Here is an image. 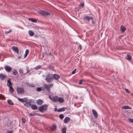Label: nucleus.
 <instances>
[{
  "mask_svg": "<svg viewBox=\"0 0 133 133\" xmlns=\"http://www.w3.org/2000/svg\"><path fill=\"white\" fill-rule=\"evenodd\" d=\"M26 69L27 70L26 73L29 72L30 71L29 70V68H28V67L27 66L26 67Z\"/></svg>",
  "mask_w": 133,
  "mask_h": 133,
  "instance_id": "nucleus-49",
  "label": "nucleus"
},
{
  "mask_svg": "<svg viewBox=\"0 0 133 133\" xmlns=\"http://www.w3.org/2000/svg\"><path fill=\"white\" fill-rule=\"evenodd\" d=\"M19 72L20 74L23 75V70L22 69H20L19 70Z\"/></svg>",
  "mask_w": 133,
  "mask_h": 133,
  "instance_id": "nucleus-37",
  "label": "nucleus"
},
{
  "mask_svg": "<svg viewBox=\"0 0 133 133\" xmlns=\"http://www.w3.org/2000/svg\"><path fill=\"white\" fill-rule=\"evenodd\" d=\"M26 85L28 86H30V84L28 83H26Z\"/></svg>",
  "mask_w": 133,
  "mask_h": 133,
  "instance_id": "nucleus-55",
  "label": "nucleus"
},
{
  "mask_svg": "<svg viewBox=\"0 0 133 133\" xmlns=\"http://www.w3.org/2000/svg\"><path fill=\"white\" fill-rule=\"evenodd\" d=\"M64 115L63 114H61L59 116V118L61 119H62L64 117Z\"/></svg>",
  "mask_w": 133,
  "mask_h": 133,
  "instance_id": "nucleus-35",
  "label": "nucleus"
},
{
  "mask_svg": "<svg viewBox=\"0 0 133 133\" xmlns=\"http://www.w3.org/2000/svg\"><path fill=\"white\" fill-rule=\"evenodd\" d=\"M7 102H8V103L9 105H13L14 104V103L13 102H12V101L10 99H9L8 100Z\"/></svg>",
  "mask_w": 133,
  "mask_h": 133,
  "instance_id": "nucleus-25",
  "label": "nucleus"
},
{
  "mask_svg": "<svg viewBox=\"0 0 133 133\" xmlns=\"http://www.w3.org/2000/svg\"><path fill=\"white\" fill-rule=\"evenodd\" d=\"M44 56V53H43L42 54V57H43Z\"/></svg>",
  "mask_w": 133,
  "mask_h": 133,
  "instance_id": "nucleus-59",
  "label": "nucleus"
},
{
  "mask_svg": "<svg viewBox=\"0 0 133 133\" xmlns=\"http://www.w3.org/2000/svg\"><path fill=\"white\" fill-rule=\"evenodd\" d=\"M13 131H8L6 133H12Z\"/></svg>",
  "mask_w": 133,
  "mask_h": 133,
  "instance_id": "nucleus-46",
  "label": "nucleus"
},
{
  "mask_svg": "<svg viewBox=\"0 0 133 133\" xmlns=\"http://www.w3.org/2000/svg\"><path fill=\"white\" fill-rule=\"evenodd\" d=\"M42 67V66L40 65H38L37 66H36L35 67L34 69H36V70H37L41 68Z\"/></svg>",
  "mask_w": 133,
  "mask_h": 133,
  "instance_id": "nucleus-22",
  "label": "nucleus"
},
{
  "mask_svg": "<svg viewBox=\"0 0 133 133\" xmlns=\"http://www.w3.org/2000/svg\"><path fill=\"white\" fill-rule=\"evenodd\" d=\"M6 125L7 127L10 129H12L13 128L14 124L12 123V121H10L6 124Z\"/></svg>",
  "mask_w": 133,
  "mask_h": 133,
  "instance_id": "nucleus-7",
  "label": "nucleus"
},
{
  "mask_svg": "<svg viewBox=\"0 0 133 133\" xmlns=\"http://www.w3.org/2000/svg\"><path fill=\"white\" fill-rule=\"evenodd\" d=\"M29 51L28 49H26L25 51V53L24 55V58H25L27 56L28 54L29 53Z\"/></svg>",
  "mask_w": 133,
  "mask_h": 133,
  "instance_id": "nucleus-33",
  "label": "nucleus"
},
{
  "mask_svg": "<svg viewBox=\"0 0 133 133\" xmlns=\"http://www.w3.org/2000/svg\"><path fill=\"white\" fill-rule=\"evenodd\" d=\"M92 21V23L93 24H94L95 23V21H94L93 17L92 18V19H91Z\"/></svg>",
  "mask_w": 133,
  "mask_h": 133,
  "instance_id": "nucleus-44",
  "label": "nucleus"
},
{
  "mask_svg": "<svg viewBox=\"0 0 133 133\" xmlns=\"http://www.w3.org/2000/svg\"><path fill=\"white\" fill-rule=\"evenodd\" d=\"M36 90L38 92H39L41 91V87L37 88L36 89Z\"/></svg>",
  "mask_w": 133,
  "mask_h": 133,
  "instance_id": "nucleus-39",
  "label": "nucleus"
},
{
  "mask_svg": "<svg viewBox=\"0 0 133 133\" xmlns=\"http://www.w3.org/2000/svg\"><path fill=\"white\" fill-rule=\"evenodd\" d=\"M131 95L132 96H133V93L131 94Z\"/></svg>",
  "mask_w": 133,
  "mask_h": 133,
  "instance_id": "nucleus-60",
  "label": "nucleus"
},
{
  "mask_svg": "<svg viewBox=\"0 0 133 133\" xmlns=\"http://www.w3.org/2000/svg\"><path fill=\"white\" fill-rule=\"evenodd\" d=\"M40 87L41 88V91H45V86H44H44Z\"/></svg>",
  "mask_w": 133,
  "mask_h": 133,
  "instance_id": "nucleus-40",
  "label": "nucleus"
},
{
  "mask_svg": "<svg viewBox=\"0 0 133 133\" xmlns=\"http://www.w3.org/2000/svg\"><path fill=\"white\" fill-rule=\"evenodd\" d=\"M53 79H54L56 80H57L59 79L60 76L57 74H55L53 75Z\"/></svg>",
  "mask_w": 133,
  "mask_h": 133,
  "instance_id": "nucleus-10",
  "label": "nucleus"
},
{
  "mask_svg": "<svg viewBox=\"0 0 133 133\" xmlns=\"http://www.w3.org/2000/svg\"><path fill=\"white\" fill-rule=\"evenodd\" d=\"M58 100V101L60 103H62L64 101V99L62 97H59Z\"/></svg>",
  "mask_w": 133,
  "mask_h": 133,
  "instance_id": "nucleus-17",
  "label": "nucleus"
},
{
  "mask_svg": "<svg viewBox=\"0 0 133 133\" xmlns=\"http://www.w3.org/2000/svg\"><path fill=\"white\" fill-rule=\"evenodd\" d=\"M67 108L65 107H63L60 109H58V112H60L62 111H64Z\"/></svg>",
  "mask_w": 133,
  "mask_h": 133,
  "instance_id": "nucleus-16",
  "label": "nucleus"
},
{
  "mask_svg": "<svg viewBox=\"0 0 133 133\" xmlns=\"http://www.w3.org/2000/svg\"><path fill=\"white\" fill-rule=\"evenodd\" d=\"M121 29L122 32H123L125 30L126 28L124 26L122 25L121 27Z\"/></svg>",
  "mask_w": 133,
  "mask_h": 133,
  "instance_id": "nucleus-21",
  "label": "nucleus"
},
{
  "mask_svg": "<svg viewBox=\"0 0 133 133\" xmlns=\"http://www.w3.org/2000/svg\"><path fill=\"white\" fill-rule=\"evenodd\" d=\"M39 13L40 15L43 16H49V17L50 18L52 17L51 14L49 12L44 10L40 11L39 12Z\"/></svg>",
  "mask_w": 133,
  "mask_h": 133,
  "instance_id": "nucleus-2",
  "label": "nucleus"
},
{
  "mask_svg": "<svg viewBox=\"0 0 133 133\" xmlns=\"http://www.w3.org/2000/svg\"><path fill=\"white\" fill-rule=\"evenodd\" d=\"M79 48L80 50L82 48V45L81 44H80L79 45Z\"/></svg>",
  "mask_w": 133,
  "mask_h": 133,
  "instance_id": "nucleus-53",
  "label": "nucleus"
},
{
  "mask_svg": "<svg viewBox=\"0 0 133 133\" xmlns=\"http://www.w3.org/2000/svg\"><path fill=\"white\" fill-rule=\"evenodd\" d=\"M81 87V88H83V87Z\"/></svg>",
  "mask_w": 133,
  "mask_h": 133,
  "instance_id": "nucleus-64",
  "label": "nucleus"
},
{
  "mask_svg": "<svg viewBox=\"0 0 133 133\" xmlns=\"http://www.w3.org/2000/svg\"><path fill=\"white\" fill-rule=\"evenodd\" d=\"M21 57H19V58H20Z\"/></svg>",
  "mask_w": 133,
  "mask_h": 133,
  "instance_id": "nucleus-63",
  "label": "nucleus"
},
{
  "mask_svg": "<svg viewBox=\"0 0 133 133\" xmlns=\"http://www.w3.org/2000/svg\"><path fill=\"white\" fill-rule=\"evenodd\" d=\"M76 69H74L72 72V74H74L75 73L76 71Z\"/></svg>",
  "mask_w": 133,
  "mask_h": 133,
  "instance_id": "nucleus-47",
  "label": "nucleus"
},
{
  "mask_svg": "<svg viewBox=\"0 0 133 133\" xmlns=\"http://www.w3.org/2000/svg\"><path fill=\"white\" fill-rule=\"evenodd\" d=\"M31 108L33 110H36L37 108V107L36 105H33L31 106Z\"/></svg>",
  "mask_w": 133,
  "mask_h": 133,
  "instance_id": "nucleus-24",
  "label": "nucleus"
},
{
  "mask_svg": "<svg viewBox=\"0 0 133 133\" xmlns=\"http://www.w3.org/2000/svg\"><path fill=\"white\" fill-rule=\"evenodd\" d=\"M37 103L38 105H41L43 103L42 100L39 99L37 100Z\"/></svg>",
  "mask_w": 133,
  "mask_h": 133,
  "instance_id": "nucleus-18",
  "label": "nucleus"
},
{
  "mask_svg": "<svg viewBox=\"0 0 133 133\" xmlns=\"http://www.w3.org/2000/svg\"><path fill=\"white\" fill-rule=\"evenodd\" d=\"M125 91H126V92H127V93H130V91H129V90L128 89H125Z\"/></svg>",
  "mask_w": 133,
  "mask_h": 133,
  "instance_id": "nucleus-48",
  "label": "nucleus"
},
{
  "mask_svg": "<svg viewBox=\"0 0 133 133\" xmlns=\"http://www.w3.org/2000/svg\"><path fill=\"white\" fill-rule=\"evenodd\" d=\"M48 55H51V53L50 52L49 53H48Z\"/></svg>",
  "mask_w": 133,
  "mask_h": 133,
  "instance_id": "nucleus-57",
  "label": "nucleus"
},
{
  "mask_svg": "<svg viewBox=\"0 0 133 133\" xmlns=\"http://www.w3.org/2000/svg\"><path fill=\"white\" fill-rule=\"evenodd\" d=\"M4 69L5 70L8 72L11 71L12 68L9 65H6L5 66Z\"/></svg>",
  "mask_w": 133,
  "mask_h": 133,
  "instance_id": "nucleus-8",
  "label": "nucleus"
},
{
  "mask_svg": "<svg viewBox=\"0 0 133 133\" xmlns=\"http://www.w3.org/2000/svg\"><path fill=\"white\" fill-rule=\"evenodd\" d=\"M84 3H82L79 5V6L80 8H83L84 6Z\"/></svg>",
  "mask_w": 133,
  "mask_h": 133,
  "instance_id": "nucleus-27",
  "label": "nucleus"
},
{
  "mask_svg": "<svg viewBox=\"0 0 133 133\" xmlns=\"http://www.w3.org/2000/svg\"><path fill=\"white\" fill-rule=\"evenodd\" d=\"M43 77H45V76H44V75L43 76Z\"/></svg>",
  "mask_w": 133,
  "mask_h": 133,
  "instance_id": "nucleus-62",
  "label": "nucleus"
},
{
  "mask_svg": "<svg viewBox=\"0 0 133 133\" xmlns=\"http://www.w3.org/2000/svg\"><path fill=\"white\" fill-rule=\"evenodd\" d=\"M29 34L30 36L32 37L34 35V34Z\"/></svg>",
  "mask_w": 133,
  "mask_h": 133,
  "instance_id": "nucleus-52",
  "label": "nucleus"
},
{
  "mask_svg": "<svg viewBox=\"0 0 133 133\" xmlns=\"http://www.w3.org/2000/svg\"><path fill=\"white\" fill-rule=\"evenodd\" d=\"M92 112L95 118H97L98 117V114L96 111L94 109H93Z\"/></svg>",
  "mask_w": 133,
  "mask_h": 133,
  "instance_id": "nucleus-13",
  "label": "nucleus"
},
{
  "mask_svg": "<svg viewBox=\"0 0 133 133\" xmlns=\"http://www.w3.org/2000/svg\"><path fill=\"white\" fill-rule=\"evenodd\" d=\"M2 99V97H0V99Z\"/></svg>",
  "mask_w": 133,
  "mask_h": 133,
  "instance_id": "nucleus-61",
  "label": "nucleus"
},
{
  "mask_svg": "<svg viewBox=\"0 0 133 133\" xmlns=\"http://www.w3.org/2000/svg\"><path fill=\"white\" fill-rule=\"evenodd\" d=\"M35 85L33 84H30L29 86V87H35Z\"/></svg>",
  "mask_w": 133,
  "mask_h": 133,
  "instance_id": "nucleus-43",
  "label": "nucleus"
},
{
  "mask_svg": "<svg viewBox=\"0 0 133 133\" xmlns=\"http://www.w3.org/2000/svg\"><path fill=\"white\" fill-rule=\"evenodd\" d=\"M29 20L31 21L32 22L36 23L37 22V20L36 19L33 18H29Z\"/></svg>",
  "mask_w": 133,
  "mask_h": 133,
  "instance_id": "nucleus-28",
  "label": "nucleus"
},
{
  "mask_svg": "<svg viewBox=\"0 0 133 133\" xmlns=\"http://www.w3.org/2000/svg\"><path fill=\"white\" fill-rule=\"evenodd\" d=\"M44 53H45V54L46 55H47V56H48V54H48V53L47 54V52H45Z\"/></svg>",
  "mask_w": 133,
  "mask_h": 133,
  "instance_id": "nucleus-54",
  "label": "nucleus"
},
{
  "mask_svg": "<svg viewBox=\"0 0 133 133\" xmlns=\"http://www.w3.org/2000/svg\"><path fill=\"white\" fill-rule=\"evenodd\" d=\"M22 122L23 123H24L26 122V120L24 118H22Z\"/></svg>",
  "mask_w": 133,
  "mask_h": 133,
  "instance_id": "nucleus-42",
  "label": "nucleus"
},
{
  "mask_svg": "<svg viewBox=\"0 0 133 133\" xmlns=\"http://www.w3.org/2000/svg\"><path fill=\"white\" fill-rule=\"evenodd\" d=\"M12 72L13 74L14 75H16L18 73L16 70L15 69L13 70Z\"/></svg>",
  "mask_w": 133,
  "mask_h": 133,
  "instance_id": "nucleus-30",
  "label": "nucleus"
},
{
  "mask_svg": "<svg viewBox=\"0 0 133 133\" xmlns=\"http://www.w3.org/2000/svg\"><path fill=\"white\" fill-rule=\"evenodd\" d=\"M24 105L25 106L28 108L30 107L31 106L30 104H28L26 103H24Z\"/></svg>",
  "mask_w": 133,
  "mask_h": 133,
  "instance_id": "nucleus-34",
  "label": "nucleus"
},
{
  "mask_svg": "<svg viewBox=\"0 0 133 133\" xmlns=\"http://www.w3.org/2000/svg\"><path fill=\"white\" fill-rule=\"evenodd\" d=\"M57 126L55 125H52L51 128V131H54L56 129Z\"/></svg>",
  "mask_w": 133,
  "mask_h": 133,
  "instance_id": "nucleus-20",
  "label": "nucleus"
},
{
  "mask_svg": "<svg viewBox=\"0 0 133 133\" xmlns=\"http://www.w3.org/2000/svg\"><path fill=\"white\" fill-rule=\"evenodd\" d=\"M28 33H34L33 32L29 30V31Z\"/></svg>",
  "mask_w": 133,
  "mask_h": 133,
  "instance_id": "nucleus-50",
  "label": "nucleus"
},
{
  "mask_svg": "<svg viewBox=\"0 0 133 133\" xmlns=\"http://www.w3.org/2000/svg\"><path fill=\"white\" fill-rule=\"evenodd\" d=\"M11 31V29L10 30H9L8 31H5V33H9Z\"/></svg>",
  "mask_w": 133,
  "mask_h": 133,
  "instance_id": "nucleus-45",
  "label": "nucleus"
},
{
  "mask_svg": "<svg viewBox=\"0 0 133 133\" xmlns=\"http://www.w3.org/2000/svg\"><path fill=\"white\" fill-rule=\"evenodd\" d=\"M84 79H81L79 81V84L80 85H81V84H82V82L84 81Z\"/></svg>",
  "mask_w": 133,
  "mask_h": 133,
  "instance_id": "nucleus-38",
  "label": "nucleus"
},
{
  "mask_svg": "<svg viewBox=\"0 0 133 133\" xmlns=\"http://www.w3.org/2000/svg\"><path fill=\"white\" fill-rule=\"evenodd\" d=\"M59 97L57 96H54L52 97V101L54 102H58Z\"/></svg>",
  "mask_w": 133,
  "mask_h": 133,
  "instance_id": "nucleus-9",
  "label": "nucleus"
},
{
  "mask_svg": "<svg viewBox=\"0 0 133 133\" xmlns=\"http://www.w3.org/2000/svg\"><path fill=\"white\" fill-rule=\"evenodd\" d=\"M16 90L17 93L19 94H23L24 93V90L22 87H18Z\"/></svg>",
  "mask_w": 133,
  "mask_h": 133,
  "instance_id": "nucleus-4",
  "label": "nucleus"
},
{
  "mask_svg": "<svg viewBox=\"0 0 133 133\" xmlns=\"http://www.w3.org/2000/svg\"><path fill=\"white\" fill-rule=\"evenodd\" d=\"M57 108H54V111H57L58 112V110H57Z\"/></svg>",
  "mask_w": 133,
  "mask_h": 133,
  "instance_id": "nucleus-51",
  "label": "nucleus"
},
{
  "mask_svg": "<svg viewBox=\"0 0 133 133\" xmlns=\"http://www.w3.org/2000/svg\"><path fill=\"white\" fill-rule=\"evenodd\" d=\"M48 107V105H43L39 107L38 108V110L40 112H42L46 110Z\"/></svg>",
  "mask_w": 133,
  "mask_h": 133,
  "instance_id": "nucleus-3",
  "label": "nucleus"
},
{
  "mask_svg": "<svg viewBox=\"0 0 133 133\" xmlns=\"http://www.w3.org/2000/svg\"><path fill=\"white\" fill-rule=\"evenodd\" d=\"M5 77L4 75L2 74H0V79L1 80H3Z\"/></svg>",
  "mask_w": 133,
  "mask_h": 133,
  "instance_id": "nucleus-23",
  "label": "nucleus"
},
{
  "mask_svg": "<svg viewBox=\"0 0 133 133\" xmlns=\"http://www.w3.org/2000/svg\"><path fill=\"white\" fill-rule=\"evenodd\" d=\"M66 127H64L62 129V133H66Z\"/></svg>",
  "mask_w": 133,
  "mask_h": 133,
  "instance_id": "nucleus-31",
  "label": "nucleus"
},
{
  "mask_svg": "<svg viewBox=\"0 0 133 133\" xmlns=\"http://www.w3.org/2000/svg\"><path fill=\"white\" fill-rule=\"evenodd\" d=\"M36 113H30L29 114V115L30 116H34L36 115Z\"/></svg>",
  "mask_w": 133,
  "mask_h": 133,
  "instance_id": "nucleus-36",
  "label": "nucleus"
},
{
  "mask_svg": "<svg viewBox=\"0 0 133 133\" xmlns=\"http://www.w3.org/2000/svg\"><path fill=\"white\" fill-rule=\"evenodd\" d=\"M92 17H89V16H83V19L88 22H90L91 19H92Z\"/></svg>",
  "mask_w": 133,
  "mask_h": 133,
  "instance_id": "nucleus-6",
  "label": "nucleus"
},
{
  "mask_svg": "<svg viewBox=\"0 0 133 133\" xmlns=\"http://www.w3.org/2000/svg\"><path fill=\"white\" fill-rule=\"evenodd\" d=\"M123 108L124 109H131V108L128 105H126L123 107Z\"/></svg>",
  "mask_w": 133,
  "mask_h": 133,
  "instance_id": "nucleus-32",
  "label": "nucleus"
},
{
  "mask_svg": "<svg viewBox=\"0 0 133 133\" xmlns=\"http://www.w3.org/2000/svg\"><path fill=\"white\" fill-rule=\"evenodd\" d=\"M25 99H26V100H27L26 102H25V103H26L28 104H30L31 105V102H32V99H29L28 100V98L25 97Z\"/></svg>",
  "mask_w": 133,
  "mask_h": 133,
  "instance_id": "nucleus-14",
  "label": "nucleus"
},
{
  "mask_svg": "<svg viewBox=\"0 0 133 133\" xmlns=\"http://www.w3.org/2000/svg\"><path fill=\"white\" fill-rule=\"evenodd\" d=\"M11 49L17 53H18L19 52V50L18 48L16 47L13 46L11 48Z\"/></svg>",
  "mask_w": 133,
  "mask_h": 133,
  "instance_id": "nucleus-12",
  "label": "nucleus"
},
{
  "mask_svg": "<svg viewBox=\"0 0 133 133\" xmlns=\"http://www.w3.org/2000/svg\"><path fill=\"white\" fill-rule=\"evenodd\" d=\"M35 38H37L38 37V36L37 35H36L35 36Z\"/></svg>",
  "mask_w": 133,
  "mask_h": 133,
  "instance_id": "nucleus-56",
  "label": "nucleus"
},
{
  "mask_svg": "<svg viewBox=\"0 0 133 133\" xmlns=\"http://www.w3.org/2000/svg\"><path fill=\"white\" fill-rule=\"evenodd\" d=\"M127 59L129 60V61H130L131 59V55H130L127 54Z\"/></svg>",
  "mask_w": 133,
  "mask_h": 133,
  "instance_id": "nucleus-26",
  "label": "nucleus"
},
{
  "mask_svg": "<svg viewBox=\"0 0 133 133\" xmlns=\"http://www.w3.org/2000/svg\"><path fill=\"white\" fill-rule=\"evenodd\" d=\"M129 121L131 123H133V119L129 118Z\"/></svg>",
  "mask_w": 133,
  "mask_h": 133,
  "instance_id": "nucleus-41",
  "label": "nucleus"
},
{
  "mask_svg": "<svg viewBox=\"0 0 133 133\" xmlns=\"http://www.w3.org/2000/svg\"><path fill=\"white\" fill-rule=\"evenodd\" d=\"M45 80L48 83H50L52 82L53 80L52 74L50 73H49L48 75L46 76Z\"/></svg>",
  "mask_w": 133,
  "mask_h": 133,
  "instance_id": "nucleus-1",
  "label": "nucleus"
},
{
  "mask_svg": "<svg viewBox=\"0 0 133 133\" xmlns=\"http://www.w3.org/2000/svg\"><path fill=\"white\" fill-rule=\"evenodd\" d=\"M53 86V84H45L44 86L45 88L47 90V91L49 92L50 90V88L52 87Z\"/></svg>",
  "mask_w": 133,
  "mask_h": 133,
  "instance_id": "nucleus-5",
  "label": "nucleus"
},
{
  "mask_svg": "<svg viewBox=\"0 0 133 133\" xmlns=\"http://www.w3.org/2000/svg\"><path fill=\"white\" fill-rule=\"evenodd\" d=\"M9 91L11 93H13L14 91L13 88L11 86L9 87Z\"/></svg>",
  "mask_w": 133,
  "mask_h": 133,
  "instance_id": "nucleus-29",
  "label": "nucleus"
},
{
  "mask_svg": "<svg viewBox=\"0 0 133 133\" xmlns=\"http://www.w3.org/2000/svg\"><path fill=\"white\" fill-rule=\"evenodd\" d=\"M49 98L51 99L52 100V98L50 96H49Z\"/></svg>",
  "mask_w": 133,
  "mask_h": 133,
  "instance_id": "nucleus-58",
  "label": "nucleus"
},
{
  "mask_svg": "<svg viewBox=\"0 0 133 133\" xmlns=\"http://www.w3.org/2000/svg\"><path fill=\"white\" fill-rule=\"evenodd\" d=\"M70 118L68 117H66L64 119V122L65 123H68L70 120Z\"/></svg>",
  "mask_w": 133,
  "mask_h": 133,
  "instance_id": "nucleus-15",
  "label": "nucleus"
},
{
  "mask_svg": "<svg viewBox=\"0 0 133 133\" xmlns=\"http://www.w3.org/2000/svg\"><path fill=\"white\" fill-rule=\"evenodd\" d=\"M7 85L8 87H9L10 86H12V84L10 80L9 79L8 80H7Z\"/></svg>",
  "mask_w": 133,
  "mask_h": 133,
  "instance_id": "nucleus-19",
  "label": "nucleus"
},
{
  "mask_svg": "<svg viewBox=\"0 0 133 133\" xmlns=\"http://www.w3.org/2000/svg\"><path fill=\"white\" fill-rule=\"evenodd\" d=\"M16 98H17L18 99L19 101L21 102H24L27 101V100H26V99H25V97H24V98H21L17 97Z\"/></svg>",
  "mask_w": 133,
  "mask_h": 133,
  "instance_id": "nucleus-11",
  "label": "nucleus"
}]
</instances>
